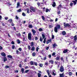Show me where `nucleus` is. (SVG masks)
<instances>
[{"label": "nucleus", "mask_w": 77, "mask_h": 77, "mask_svg": "<svg viewBox=\"0 0 77 77\" xmlns=\"http://www.w3.org/2000/svg\"><path fill=\"white\" fill-rule=\"evenodd\" d=\"M42 37L43 39H44L43 41V43L44 44H45V42H46V38H45V35L44 34H42Z\"/></svg>", "instance_id": "1"}, {"label": "nucleus", "mask_w": 77, "mask_h": 77, "mask_svg": "<svg viewBox=\"0 0 77 77\" xmlns=\"http://www.w3.org/2000/svg\"><path fill=\"white\" fill-rule=\"evenodd\" d=\"M31 32L29 33L28 34V38L29 40H31L32 39V35Z\"/></svg>", "instance_id": "2"}, {"label": "nucleus", "mask_w": 77, "mask_h": 77, "mask_svg": "<svg viewBox=\"0 0 77 77\" xmlns=\"http://www.w3.org/2000/svg\"><path fill=\"white\" fill-rule=\"evenodd\" d=\"M60 72H63L64 71V69L63 68V66H60Z\"/></svg>", "instance_id": "3"}, {"label": "nucleus", "mask_w": 77, "mask_h": 77, "mask_svg": "<svg viewBox=\"0 0 77 77\" xmlns=\"http://www.w3.org/2000/svg\"><path fill=\"white\" fill-rule=\"evenodd\" d=\"M64 26L65 27H70V25L69 23H64Z\"/></svg>", "instance_id": "4"}, {"label": "nucleus", "mask_w": 77, "mask_h": 77, "mask_svg": "<svg viewBox=\"0 0 77 77\" xmlns=\"http://www.w3.org/2000/svg\"><path fill=\"white\" fill-rule=\"evenodd\" d=\"M30 9L31 11H32L34 12H35V8L34 7H30Z\"/></svg>", "instance_id": "5"}, {"label": "nucleus", "mask_w": 77, "mask_h": 77, "mask_svg": "<svg viewBox=\"0 0 77 77\" xmlns=\"http://www.w3.org/2000/svg\"><path fill=\"white\" fill-rule=\"evenodd\" d=\"M56 47H57V45H56V43H54L52 45L53 48H54Z\"/></svg>", "instance_id": "6"}, {"label": "nucleus", "mask_w": 77, "mask_h": 77, "mask_svg": "<svg viewBox=\"0 0 77 77\" xmlns=\"http://www.w3.org/2000/svg\"><path fill=\"white\" fill-rule=\"evenodd\" d=\"M72 2L73 3V5L75 6L76 4H77V0H75V1H72Z\"/></svg>", "instance_id": "7"}, {"label": "nucleus", "mask_w": 77, "mask_h": 77, "mask_svg": "<svg viewBox=\"0 0 77 77\" xmlns=\"http://www.w3.org/2000/svg\"><path fill=\"white\" fill-rule=\"evenodd\" d=\"M58 29L57 28V27L55 26L54 27V31L55 33H57V31H58Z\"/></svg>", "instance_id": "8"}, {"label": "nucleus", "mask_w": 77, "mask_h": 77, "mask_svg": "<svg viewBox=\"0 0 77 77\" xmlns=\"http://www.w3.org/2000/svg\"><path fill=\"white\" fill-rule=\"evenodd\" d=\"M47 72L49 76V77H51V75H50V71H49V70H48L46 71Z\"/></svg>", "instance_id": "9"}, {"label": "nucleus", "mask_w": 77, "mask_h": 77, "mask_svg": "<svg viewBox=\"0 0 77 77\" xmlns=\"http://www.w3.org/2000/svg\"><path fill=\"white\" fill-rule=\"evenodd\" d=\"M51 41V39H50L49 40H48L47 41H46V43L47 44H48L49 43H50Z\"/></svg>", "instance_id": "10"}, {"label": "nucleus", "mask_w": 77, "mask_h": 77, "mask_svg": "<svg viewBox=\"0 0 77 77\" xmlns=\"http://www.w3.org/2000/svg\"><path fill=\"white\" fill-rule=\"evenodd\" d=\"M32 32L33 35H35V33H36V31H35V30L32 29Z\"/></svg>", "instance_id": "11"}, {"label": "nucleus", "mask_w": 77, "mask_h": 77, "mask_svg": "<svg viewBox=\"0 0 77 77\" xmlns=\"http://www.w3.org/2000/svg\"><path fill=\"white\" fill-rule=\"evenodd\" d=\"M60 77H65V75H64V73H63L62 74H60Z\"/></svg>", "instance_id": "12"}, {"label": "nucleus", "mask_w": 77, "mask_h": 77, "mask_svg": "<svg viewBox=\"0 0 77 77\" xmlns=\"http://www.w3.org/2000/svg\"><path fill=\"white\" fill-rule=\"evenodd\" d=\"M68 49H64L63 52V53H66L68 52Z\"/></svg>", "instance_id": "13"}, {"label": "nucleus", "mask_w": 77, "mask_h": 77, "mask_svg": "<svg viewBox=\"0 0 77 77\" xmlns=\"http://www.w3.org/2000/svg\"><path fill=\"white\" fill-rule=\"evenodd\" d=\"M62 34L64 36V35H66V33L65 31H63L62 32Z\"/></svg>", "instance_id": "14"}, {"label": "nucleus", "mask_w": 77, "mask_h": 77, "mask_svg": "<svg viewBox=\"0 0 77 77\" xmlns=\"http://www.w3.org/2000/svg\"><path fill=\"white\" fill-rule=\"evenodd\" d=\"M56 27H57L58 29H60V26L59 24H57L56 26Z\"/></svg>", "instance_id": "15"}, {"label": "nucleus", "mask_w": 77, "mask_h": 77, "mask_svg": "<svg viewBox=\"0 0 77 77\" xmlns=\"http://www.w3.org/2000/svg\"><path fill=\"white\" fill-rule=\"evenodd\" d=\"M62 8V5L61 4H60L59 5L58 7H57V8L58 10H60V8Z\"/></svg>", "instance_id": "16"}, {"label": "nucleus", "mask_w": 77, "mask_h": 77, "mask_svg": "<svg viewBox=\"0 0 77 77\" xmlns=\"http://www.w3.org/2000/svg\"><path fill=\"white\" fill-rule=\"evenodd\" d=\"M1 55L2 56H4V57H6V54L4 52H2L1 53Z\"/></svg>", "instance_id": "17"}, {"label": "nucleus", "mask_w": 77, "mask_h": 77, "mask_svg": "<svg viewBox=\"0 0 77 77\" xmlns=\"http://www.w3.org/2000/svg\"><path fill=\"white\" fill-rule=\"evenodd\" d=\"M60 56H58V57H56V59L57 60H60Z\"/></svg>", "instance_id": "18"}, {"label": "nucleus", "mask_w": 77, "mask_h": 77, "mask_svg": "<svg viewBox=\"0 0 77 77\" xmlns=\"http://www.w3.org/2000/svg\"><path fill=\"white\" fill-rule=\"evenodd\" d=\"M49 62L51 64H53V63H54V61H53V60H50Z\"/></svg>", "instance_id": "19"}, {"label": "nucleus", "mask_w": 77, "mask_h": 77, "mask_svg": "<svg viewBox=\"0 0 77 77\" xmlns=\"http://www.w3.org/2000/svg\"><path fill=\"white\" fill-rule=\"evenodd\" d=\"M56 3L54 2H53V4L52 5V6L53 7H55V6H56Z\"/></svg>", "instance_id": "20"}, {"label": "nucleus", "mask_w": 77, "mask_h": 77, "mask_svg": "<svg viewBox=\"0 0 77 77\" xmlns=\"http://www.w3.org/2000/svg\"><path fill=\"white\" fill-rule=\"evenodd\" d=\"M74 41L76 42V40H77V35H75L74 37Z\"/></svg>", "instance_id": "21"}, {"label": "nucleus", "mask_w": 77, "mask_h": 77, "mask_svg": "<svg viewBox=\"0 0 77 77\" xmlns=\"http://www.w3.org/2000/svg\"><path fill=\"white\" fill-rule=\"evenodd\" d=\"M7 57L8 58H10V59H12V56L11 55H8L7 56Z\"/></svg>", "instance_id": "22"}, {"label": "nucleus", "mask_w": 77, "mask_h": 77, "mask_svg": "<svg viewBox=\"0 0 77 77\" xmlns=\"http://www.w3.org/2000/svg\"><path fill=\"white\" fill-rule=\"evenodd\" d=\"M8 21L10 23H12V19H9Z\"/></svg>", "instance_id": "23"}, {"label": "nucleus", "mask_w": 77, "mask_h": 77, "mask_svg": "<svg viewBox=\"0 0 77 77\" xmlns=\"http://www.w3.org/2000/svg\"><path fill=\"white\" fill-rule=\"evenodd\" d=\"M19 6H20V2H19L17 3L16 8H18V7H19Z\"/></svg>", "instance_id": "24"}, {"label": "nucleus", "mask_w": 77, "mask_h": 77, "mask_svg": "<svg viewBox=\"0 0 77 77\" xmlns=\"http://www.w3.org/2000/svg\"><path fill=\"white\" fill-rule=\"evenodd\" d=\"M24 68H22V69H21V71L22 74H23V73H24Z\"/></svg>", "instance_id": "25"}, {"label": "nucleus", "mask_w": 77, "mask_h": 77, "mask_svg": "<svg viewBox=\"0 0 77 77\" xmlns=\"http://www.w3.org/2000/svg\"><path fill=\"white\" fill-rule=\"evenodd\" d=\"M34 42H32L31 43V47H32V46H34V44L33 43Z\"/></svg>", "instance_id": "26"}, {"label": "nucleus", "mask_w": 77, "mask_h": 77, "mask_svg": "<svg viewBox=\"0 0 77 77\" xmlns=\"http://www.w3.org/2000/svg\"><path fill=\"white\" fill-rule=\"evenodd\" d=\"M35 47L33 46L32 47V49H31V50H32V51H34V50H35Z\"/></svg>", "instance_id": "27"}, {"label": "nucleus", "mask_w": 77, "mask_h": 77, "mask_svg": "<svg viewBox=\"0 0 77 77\" xmlns=\"http://www.w3.org/2000/svg\"><path fill=\"white\" fill-rule=\"evenodd\" d=\"M39 32H42L43 31V29L42 28H40L38 29Z\"/></svg>", "instance_id": "28"}, {"label": "nucleus", "mask_w": 77, "mask_h": 77, "mask_svg": "<svg viewBox=\"0 0 77 77\" xmlns=\"http://www.w3.org/2000/svg\"><path fill=\"white\" fill-rule=\"evenodd\" d=\"M39 40H40V41L41 42H42V41L43 40V39H42V36L40 37Z\"/></svg>", "instance_id": "29"}, {"label": "nucleus", "mask_w": 77, "mask_h": 77, "mask_svg": "<svg viewBox=\"0 0 77 77\" xmlns=\"http://www.w3.org/2000/svg\"><path fill=\"white\" fill-rule=\"evenodd\" d=\"M32 56H35V55H36V53L35 52L32 53Z\"/></svg>", "instance_id": "30"}, {"label": "nucleus", "mask_w": 77, "mask_h": 77, "mask_svg": "<svg viewBox=\"0 0 77 77\" xmlns=\"http://www.w3.org/2000/svg\"><path fill=\"white\" fill-rule=\"evenodd\" d=\"M7 61V58L6 57H4V61L6 62V61Z\"/></svg>", "instance_id": "31"}, {"label": "nucleus", "mask_w": 77, "mask_h": 77, "mask_svg": "<svg viewBox=\"0 0 77 77\" xmlns=\"http://www.w3.org/2000/svg\"><path fill=\"white\" fill-rule=\"evenodd\" d=\"M69 74L70 76L72 75V73L71 72H69Z\"/></svg>", "instance_id": "32"}, {"label": "nucleus", "mask_w": 77, "mask_h": 77, "mask_svg": "<svg viewBox=\"0 0 77 77\" xmlns=\"http://www.w3.org/2000/svg\"><path fill=\"white\" fill-rule=\"evenodd\" d=\"M38 77H41V74H40V73H38Z\"/></svg>", "instance_id": "33"}, {"label": "nucleus", "mask_w": 77, "mask_h": 77, "mask_svg": "<svg viewBox=\"0 0 77 77\" xmlns=\"http://www.w3.org/2000/svg\"><path fill=\"white\" fill-rule=\"evenodd\" d=\"M29 71V70H26L24 72V73H27Z\"/></svg>", "instance_id": "34"}, {"label": "nucleus", "mask_w": 77, "mask_h": 77, "mask_svg": "<svg viewBox=\"0 0 77 77\" xmlns=\"http://www.w3.org/2000/svg\"><path fill=\"white\" fill-rule=\"evenodd\" d=\"M28 27L29 28H32V25L31 24L29 25Z\"/></svg>", "instance_id": "35"}, {"label": "nucleus", "mask_w": 77, "mask_h": 77, "mask_svg": "<svg viewBox=\"0 0 77 77\" xmlns=\"http://www.w3.org/2000/svg\"><path fill=\"white\" fill-rule=\"evenodd\" d=\"M30 63L31 65H33V63H34L33 62V61H31Z\"/></svg>", "instance_id": "36"}, {"label": "nucleus", "mask_w": 77, "mask_h": 77, "mask_svg": "<svg viewBox=\"0 0 77 77\" xmlns=\"http://www.w3.org/2000/svg\"><path fill=\"white\" fill-rule=\"evenodd\" d=\"M28 48L29 50H30L31 49V47H30V46L29 45H28Z\"/></svg>", "instance_id": "37"}, {"label": "nucleus", "mask_w": 77, "mask_h": 77, "mask_svg": "<svg viewBox=\"0 0 77 77\" xmlns=\"http://www.w3.org/2000/svg\"><path fill=\"white\" fill-rule=\"evenodd\" d=\"M52 75H56V74L54 73V71H52Z\"/></svg>", "instance_id": "38"}, {"label": "nucleus", "mask_w": 77, "mask_h": 77, "mask_svg": "<svg viewBox=\"0 0 77 77\" xmlns=\"http://www.w3.org/2000/svg\"><path fill=\"white\" fill-rule=\"evenodd\" d=\"M37 5H38V7H39V6H41V4L39 2H38Z\"/></svg>", "instance_id": "39"}, {"label": "nucleus", "mask_w": 77, "mask_h": 77, "mask_svg": "<svg viewBox=\"0 0 77 77\" xmlns=\"http://www.w3.org/2000/svg\"><path fill=\"white\" fill-rule=\"evenodd\" d=\"M53 26H51V25H49V29H51L52 27H53Z\"/></svg>", "instance_id": "40"}, {"label": "nucleus", "mask_w": 77, "mask_h": 77, "mask_svg": "<svg viewBox=\"0 0 77 77\" xmlns=\"http://www.w3.org/2000/svg\"><path fill=\"white\" fill-rule=\"evenodd\" d=\"M15 48V45H12V49H14Z\"/></svg>", "instance_id": "41"}, {"label": "nucleus", "mask_w": 77, "mask_h": 77, "mask_svg": "<svg viewBox=\"0 0 77 77\" xmlns=\"http://www.w3.org/2000/svg\"><path fill=\"white\" fill-rule=\"evenodd\" d=\"M39 48H38V47H37L36 48V51L37 52H38V50H39Z\"/></svg>", "instance_id": "42"}, {"label": "nucleus", "mask_w": 77, "mask_h": 77, "mask_svg": "<svg viewBox=\"0 0 77 77\" xmlns=\"http://www.w3.org/2000/svg\"><path fill=\"white\" fill-rule=\"evenodd\" d=\"M42 17L43 20H45V17H44V16H42Z\"/></svg>", "instance_id": "43"}, {"label": "nucleus", "mask_w": 77, "mask_h": 77, "mask_svg": "<svg viewBox=\"0 0 77 77\" xmlns=\"http://www.w3.org/2000/svg\"><path fill=\"white\" fill-rule=\"evenodd\" d=\"M39 66H40V67H42L43 66V64H40L39 65Z\"/></svg>", "instance_id": "44"}, {"label": "nucleus", "mask_w": 77, "mask_h": 77, "mask_svg": "<svg viewBox=\"0 0 77 77\" xmlns=\"http://www.w3.org/2000/svg\"><path fill=\"white\" fill-rule=\"evenodd\" d=\"M51 38L52 39H54V35H52V37H51Z\"/></svg>", "instance_id": "45"}, {"label": "nucleus", "mask_w": 77, "mask_h": 77, "mask_svg": "<svg viewBox=\"0 0 77 77\" xmlns=\"http://www.w3.org/2000/svg\"><path fill=\"white\" fill-rule=\"evenodd\" d=\"M73 5V3H72V2H71L70 4V6H72Z\"/></svg>", "instance_id": "46"}, {"label": "nucleus", "mask_w": 77, "mask_h": 77, "mask_svg": "<svg viewBox=\"0 0 77 77\" xmlns=\"http://www.w3.org/2000/svg\"><path fill=\"white\" fill-rule=\"evenodd\" d=\"M23 16V17H25V16H26V14H25V13L24 12H23L22 14Z\"/></svg>", "instance_id": "47"}, {"label": "nucleus", "mask_w": 77, "mask_h": 77, "mask_svg": "<svg viewBox=\"0 0 77 77\" xmlns=\"http://www.w3.org/2000/svg\"><path fill=\"white\" fill-rule=\"evenodd\" d=\"M19 18L18 17V16H16L15 19H16V20H18Z\"/></svg>", "instance_id": "48"}, {"label": "nucleus", "mask_w": 77, "mask_h": 77, "mask_svg": "<svg viewBox=\"0 0 77 77\" xmlns=\"http://www.w3.org/2000/svg\"><path fill=\"white\" fill-rule=\"evenodd\" d=\"M47 59V56H45L43 60H45Z\"/></svg>", "instance_id": "49"}, {"label": "nucleus", "mask_w": 77, "mask_h": 77, "mask_svg": "<svg viewBox=\"0 0 77 77\" xmlns=\"http://www.w3.org/2000/svg\"><path fill=\"white\" fill-rule=\"evenodd\" d=\"M17 44H20V40L19 39L17 40Z\"/></svg>", "instance_id": "50"}, {"label": "nucleus", "mask_w": 77, "mask_h": 77, "mask_svg": "<svg viewBox=\"0 0 77 77\" xmlns=\"http://www.w3.org/2000/svg\"><path fill=\"white\" fill-rule=\"evenodd\" d=\"M57 14H60V11H59L57 12Z\"/></svg>", "instance_id": "51"}, {"label": "nucleus", "mask_w": 77, "mask_h": 77, "mask_svg": "<svg viewBox=\"0 0 77 77\" xmlns=\"http://www.w3.org/2000/svg\"><path fill=\"white\" fill-rule=\"evenodd\" d=\"M45 11L46 12H48V9L47 8H46V11Z\"/></svg>", "instance_id": "52"}, {"label": "nucleus", "mask_w": 77, "mask_h": 77, "mask_svg": "<svg viewBox=\"0 0 77 77\" xmlns=\"http://www.w3.org/2000/svg\"><path fill=\"white\" fill-rule=\"evenodd\" d=\"M16 53L17 54H19V51H18V50H16Z\"/></svg>", "instance_id": "53"}, {"label": "nucleus", "mask_w": 77, "mask_h": 77, "mask_svg": "<svg viewBox=\"0 0 77 77\" xmlns=\"http://www.w3.org/2000/svg\"><path fill=\"white\" fill-rule=\"evenodd\" d=\"M43 12H45V7L43 8Z\"/></svg>", "instance_id": "54"}, {"label": "nucleus", "mask_w": 77, "mask_h": 77, "mask_svg": "<svg viewBox=\"0 0 77 77\" xmlns=\"http://www.w3.org/2000/svg\"><path fill=\"white\" fill-rule=\"evenodd\" d=\"M5 68H9V66H5Z\"/></svg>", "instance_id": "55"}, {"label": "nucleus", "mask_w": 77, "mask_h": 77, "mask_svg": "<svg viewBox=\"0 0 77 77\" xmlns=\"http://www.w3.org/2000/svg\"><path fill=\"white\" fill-rule=\"evenodd\" d=\"M26 11H27V13H28V14H29V8H27L26 9Z\"/></svg>", "instance_id": "56"}, {"label": "nucleus", "mask_w": 77, "mask_h": 77, "mask_svg": "<svg viewBox=\"0 0 77 77\" xmlns=\"http://www.w3.org/2000/svg\"><path fill=\"white\" fill-rule=\"evenodd\" d=\"M55 54H56V53H55V52H53L52 53V56H55Z\"/></svg>", "instance_id": "57"}, {"label": "nucleus", "mask_w": 77, "mask_h": 77, "mask_svg": "<svg viewBox=\"0 0 77 77\" xmlns=\"http://www.w3.org/2000/svg\"><path fill=\"white\" fill-rule=\"evenodd\" d=\"M14 72H15L16 73H18V70H15L14 71Z\"/></svg>", "instance_id": "58"}, {"label": "nucleus", "mask_w": 77, "mask_h": 77, "mask_svg": "<svg viewBox=\"0 0 77 77\" xmlns=\"http://www.w3.org/2000/svg\"><path fill=\"white\" fill-rule=\"evenodd\" d=\"M11 23H11V25L12 26H15L14 23H13V22H12Z\"/></svg>", "instance_id": "59"}, {"label": "nucleus", "mask_w": 77, "mask_h": 77, "mask_svg": "<svg viewBox=\"0 0 77 77\" xmlns=\"http://www.w3.org/2000/svg\"><path fill=\"white\" fill-rule=\"evenodd\" d=\"M48 56L49 57V58L50 59L51 58V54L49 55Z\"/></svg>", "instance_id": "60"}, {"label": "nucleus", "mask_w": 77, "mask_h": 77, "mask_svg": "<svg viewBox=\"0 0 77 77\" xmlns=\"http://www.w3.org/2000/svg\"><path fill=\"white\" fill-rule=\"evenodd\" d=\"M11 44H13V45H14V44H15V43L14 42L12 41L11 42Z\"/></svg>", "instance_id": "61"}, {"label": "nucleus", "mask_w": 77, "mask_h": 77, "mask_svg": "<svg viewBox=\"0 0 77 77\" xmlns=\"http://www.w3.org/2000/svg\"><path fill=\"white\" fill-rule=\"evenodd\" d=\"M34 63L35 65V66H37V63H36L35 62H34Z\"/></svg>", "instance_id": "62"}, {"label": "nucleus", "mask_w": 77, "mask_h": 77, "mask_svg": "<svg viewBox=\"0 0 77 77\" xmlns=\"http://www.w3.org/2000/svg\"><path fill=\"white\" fill-rule=\"evenodd\" d=\"M28 68H29V67H28V66H26L25 67V69H28Z\"/></svg>", "instance_id": "63"}, {"label": "nucleus", "mask_w": 77, "mask_h": 77, "mask_svg": "<svg viewBox=\"0 0 77 77\" xmlns=\"http://www.w3.org/2000/svg\"><path fill=\"white\" fill-rule=\"evenodd\" d=\"M49 49V47H47L46 48V50H48Z\"/></svg>", "instance_id": "64"}]
</instances>
